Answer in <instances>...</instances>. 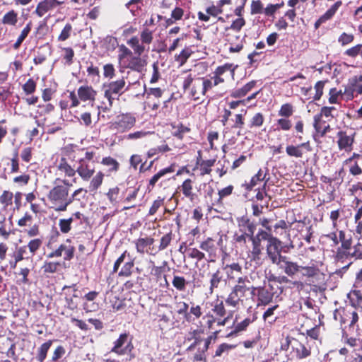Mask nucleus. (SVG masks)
Wrapping results in <instances>:
<instances>
[{
	"label": "nucleus",
	"instance_id": "54",
	"mask_svg": "<svg viewBox=\"0 0 362 362\" xmlns=\"http://www.w3.org/2000/svg\"><path fill=\"white\" fill-rule=\"evenodd\" d=\"M174 235L173 234L172 231H170L169 233L165 234L163 235L160 240V244L156 250L157 253L159 251H162L165 250L170 245L173 240Z\"/></svg>",
	"mask_w": 362,
	"mask_h": 362
},
{
	"label": "nucleus",
	"instance_id": "18",
	"mask_svg": "<svg viewBox=\"0 0 362 362\" xmlns=\"http://www.w3.org/2000/svg\"><path fill=\"white\" fill-rule=\"evenodd\" d=\"M176 193H182L185 198H187L191 202L197 198V194L194 192V181L187 178L177 188Z\"/></svg>",
	"mask_w": 362,
	"mask_h": 362
},
{
	"label": "nucleus",
	"instance_id": "3",
	"mask_svg": "<svg viewBox=\"0 0 362 362\" xmlns=\"http://www.w3.org/2000/svg\"><path fill=\"white\" fill-rule=\"evenodd\" d=\"M249 288V278L247 276H242L238 278L235 284L231 288L230 293L225 299L226 304L228 307L238 309L240 305H244L247 299Z\"/></svg>",
	"mask_w": 362,
	"mask_h": 362
},
{
	"label": "nucleus",
	"instance_id": "11",
	"mask_svg": "<svg viewBox=\"0 0 362 362\" xmlns=\"http://www.w3.org/2000/svg\"><path fill=\"white\" fill-rule=\"evenodd\" d=\"M222 242L221 238H219L218 241L215 240L214 238L208 237L199 244V249L206 252L207 254L208 259L209 262H215L218 258V250L220 243Z\"/></svg>",
	"mask_w": 362,
	"mask_h": 362
},
{
	"label": "nucleus",
	"instance_id": "40",
	"mask_svg": "<svg viewBox=\"0 0 362 362\" xmlns=\"http://www.w3.org/2000/svg\"><path fill=\"white\" fill-rule=\"evenodd\" d=\"M254 322V319L247 317L243 321L234 325L233 330L228 334V337L236 336L240 332L245 331L249 325Z\"/></svg>",
	"mask_w": 362,
	"mask_h": 362
},
{
	"label": "nucleus",
	"instance_id": "35",
	"mask_svg": "<svg viewBox=\"0 0 362 362\" xmlns=\"http://www.w3.org/2000/svg\"><path fill=\"white\" fill-rule=\"evenodd\" d=\"M170 125L173 130L172 135L179 140H182L185 134L189 133L191 131L189 127L184 125L182 122H179L178 124L172 123Z\"/></svg>",
	"mask_w": 362,
	"mask_h": 362
},
{
	"label": "nucleus",
	"instance_id": "55",
	"mask_svg": "<svg viewBox=\"0 0 362 362\" xmlns=\"http://www.w3.org/2000/svg\"><path fill=\"white\" fill-rule=\"evenodd\" d=\"M88 76L90 78L91 82L94 83H98L100 81V70L98 66H93L91 64L87 68Z\"/></svg>",
	"mask_w": 362,
	"mask_h": 362
},
{
	"label": "nucleus",
	"instance_id": "39",
	"mask_svg": "<svg viewBox=\"0 0 362 362\" xmlns=\"http://www.w3.org/2000/svg\"><path fill=\"white\" fill-rule=\"evenodd\" d=\"M243 112V110H242ZM244 114L243 113H238L235 114L234 116V118L232 119L233 124L231 126V128L233 129H238V135L240 136L243 135L241 133V130L245 127V115L247 113V110H244Z\"/></svg>",
	"mask_w": 362,
	"mask_h": 362
},
{
	"label": "nucleus",
	"instance_id": "57",
	"mask_svg": "<svg viewBox=\"0 0 362 362\" xmlns=\"http://www.w3.org/2000/svg\"><path fill=\"white\" fill-rule=\"evenodd\" d=\"M344 54L351 58H356L360 55L362 59V44H357L346 49Z\"/></svg>",
	"mask_w": 362,
	"mask_h": 362
},
{
	"label": "nucleus",
	"instance_id": "30",
	"mask_svg": "<svg viewBox=\"0 0 362 362\" xmlns=\"http://www.w3.org/2000/svg\"><path fill=\"white\" fill-rule=\"evenodd\" d=\"M325 123V122L322 120V117L319 113L313 117V127L320 137H324L331 130L329 124H327L325 129H322V124Z\"/></svg>",
	"mask_w": 362,
	"mask_h": 362
},
{
	"label": "nucleus",
	"instance_id": "43",
	"mask_svg": "<svg viewBox=\"0 0 362 362\" xmlns=\"http://www.w3.org/2000/svg\"><path fill=\"white\" fill-rule=\"evenodd\" d=\"M288 276H278V282L279 284H291L292 286L291 288H296L298 291H300L304 289L305 284L304 282L300 280L291 281L288 279Z\"/></svg>",
	"mask_w": 362,
	"mask_h": 362
},
{
	"label": "nucleus",
	"instance_id": "51",
	"mask_svg": "<svg viewBox=\"0 0 362 362\" xmlns=\"http://www.w3.org/2000/svg\"><path fill=\"white\" fill-rule=\"evenodd\" d=\"M52 344L51 340H49L42 344L37 350V354L36 356L37 360L39 362H43L46 358L47 354Z\"/></svg>",
	"mask_w": 362,
	"mask_h": 362
},
{
	"label": "nucleus",
	"instance_id": "2",
	"mask_svg": "<svg viewBox=\"0 0 362 362\" xmlns=\"http://www.w3.org/2000/svg\"><path fill=\"white\" fill-rule=\"evenodd\" d=\"M267 255L271 262L278 266L284 272L289 269H293V267H297L295 264H292L291 258L288 256L281 255V241L277 238H270L269 243L267 245Z\"/></svg>",
	"mask_w": 362,
	"mask_h": 362
},
{
	"label": "nucleus",
	"instance_id": "50",
	"mask_svg": "<svg viewBox=\"0 0 362 362\" xmlns=\"http://www.w3.org/2000/svg\"><path fill=\"white\" fill-rule=\"evenodd\" d=\"M104 174L101 171L97 173V174L92 178L89 184V191L95 192L102 185L103 181Z\"/></svg>",
	"mask_w": 362,
	"mask_h": 362
},
{
	"label": "nucleus",
	"instance_id": "56",
	"mask_svg": "<svg viewBox=\"0 0 362 362\" xmlns=\"http://www.w3.org/2000/svg\"><path fill=\"white\" fill-rule=\"evenodd\" d=\"M119 192L120 189L117 186L109 189L108 192L106 193V196L110 203L115 204L118 202Z\"/></svg>",
	"mask_w": 362,
	"mask_h": 362
},
{
	"label": "nucleus",
	"instance_id": "5",
	"mask_svg": "<svg viewBox=\"0 0 362 362\" xmlns=\"http://www.w3.org/2000/svg\"><path fill=\"white\" fill-rule=\"evenodd\" d=\"M297 267H293L292 270L288 269V272L285 271L284 274L291 278L297 275L299 272H302V277L305 278L308 281L310 286H317L325 282V274L320 271V269L315 264L311 266H301L296 262H293Z\"/></svg>",
	"mask_w": 362,
	"mask_h": 362
},
{
	"label": "nucleus",
	"instance_id": "64",
	"mask_svg": "<svg viewBox=\"0 0 362 362\" xmlns=\"http://www.w3.org/2000/svg\"><path fill=\"white\" fill-rule=\"evenodd\" d=\"M188 257L192 259H196L197 261L206 259L205 253L196 247L189 249Z\"/></svg>",
	"mask_w": 362,
	"mask_h": 362
},
{
	"label": "nucleus",
	"instance_id": "48",
	"mask_svg": "<svg viewBox=\"0 0 362 362\" xmlns=\"http://www.w3.org/2000/svg\"><path fill=\"white\" fill-rule=\"evenodd\" d=\"M165 199V198L164 197H157V198L152 202L151 206L149 208L148 216H151L155 215L160 208L164 206Z\"/></svg>",
	"mask_w": 362,
	"mask_h": 362
},
{
	"label": "nucleus",
	"instance_id": "36",
	"mask_svg": "<svg viewBox=\"0 0 362 362\" xmlns=\"http://www.w3.org/2000/svg\"><path fill=\"white\" fill-rule=\"evenodd\" d=\"M78 95L83 101L94 100L96 91L91 86H81L78 90Z\"/></svg>",
	"mask_w": 362,
	"mask_h": 362
},
{
	"label": "nucleus",
	"instance_id": "45",
	"mask_svg": "<svg viewBox=\"0 0 362 362\" xmlns=\"http://www.w3.org/2000/svg\"><path fill=\"white\" fill-rule=\"evenodd\" d=\"M140 40L144 47H149L153 40V31L144 28L140 33Z\"/></svg>",
	"mask_w": 362,
	"mask_h": 362
},
{
	"label": "nucleus",
	"instance_id": "19",
	"mask_svg": "<svg viewBox=\"0 0 362 362\" xmlns=\"http://www.w3.org/2000/svg\"><path fill=\"white\" fill-rule=\"evenodd\" d=\"M359 83V76H354L349 79L344 90V95H346L348 99H353L354 93H356V95L362 94V87Z\"/></svg>",
	"mask_w": 362,
	"mask_h": 362
},
{
	"label": "nucleus",
	"instance_id": "44",
	"mask_svg": "<svg viewBox=\"0 0 362 362\" xmlns=\"http://www.w3.org/2000/svg\"><path fill=\"white\" fill-rule=\"evenodd\" d=\"M295 112V107L292 103H286L281 105L279 111L278 116L281 117H291Z\"/></svg>",
	"mask_w": 362,
	"mask_h": 362
},
{
	"label": "nucleus",
	"instance_id": "49",
	"mask_svg": "<svg viewBox=\"0 0 362 362\" xmlns=\"http://www.w3.org/2000/svg\"><path fill=\"white\" fill-rule=\"evenodd\" d=\"M327 82L328 80L317 81L314 86V89L315 90V95L313 97L308 98V99H312V101L320 100L323 95L325 83Z\"/></svg>",
	"mask_w": 362,
	"mask_h": 362
},
{
	"label": "nucleus",
	"instance_id": "46",
	"mask_svg": "<svg viewBox=\"0 0 362 362\" xmlns=\"http://www.w3.org/2000/svg\"><path fill=\"white\" fill-rule=\"evenodd\" d=\"M172 284L177 291H185L188 284V282L187 281L184 276L174 274L172 281Z\"/></svg>",
	"mask_w": 362,
	"mask_h": 362
},
{
	"label": "nucleus",
	"instance_id": "42",
	"mask_svg": "<svg viewBox=\"0 0 362 362\" xmlns=\"http://www.w3.org/2000/svg\"><path fill=\"white\" fill-rule=\"evenodd\" d=\"M250 240L252 243V250L251 251L252 259L253 260L259 259V255L262 253V245L261 240L258 236L255 237L252 235V238H250Z\"/></svg>",
	"mask_w": 362,
	"mask_h": 362
},
{
	"label": "nucleus",
	"instance_id": "1",
	"mask_svg": "<svg viewBox=\"0 0 362 362\" xmlns=\"http://www.w3.org/2000/svg\"><path fill=\"white\" fill-rule=\"evenodd\" d=\"M94 152L85 151L77 146H69V160L72 167L69 165V177L74 176L77 172L83 180L88 181L93 176L95 168L89 165L94 157Z\"/></svg>",
	"mask_w": 362,
	"mask_h": 362
},
{
	"label": "nucleus",
	"instance_id": "13",
	"mask_svg": "<svg viewBox=\"0 0 362 362\" xmlns=\"http://www.w3.org/2000/svg\"><path fill=\"white\" fill-rule=\"evenodd\" d=\"M334 317L336 320H339L341 325L348 323L350 327H354L359 319L356 310L344 308L335 310Z\"/></svg>",
	"mask_w": 362,
	"mask_h": 362
},
{
	"label": "nucleus",
	"instance_id": "8",
	"mask_svg": "<svg viewBox=\"0 0 362 362\" xmlns=\"http://www.w3.org/2000/svg\"><path fill=\"white\" fill-rule=\"evenodd\" d=\"M104 95L109 101V105L111 107L113 101L115 99V95H121L128 89L126 87V81L124 77H122L115 81H110L104 84Z\"/></svg>",
	"mask_w": 362,
	"mask_h": 362
},
{
	"label": "nucleus",
	"instance_id": "61",
	"mask_svg": "<svg viewBox=\"0 0 362 362\" xmlns=\"http://www.w3.org/2000/svg\"><path fill=\"white\" fill-rule=\"evenodd\" d=\"M18 17L17 13L13 11H10L6 13L2 19V22L4 24L15 25L17 23Z\"/></svg>",
	"mask_w": 362,
	"mask_h": 362
},
{
	"label": "nucleus",
	"instance_id": "7",
	"mask_svg": "<svg viewBox=\"0 0 362 362\" xmlns=\"http://www.w3.org/2000/svg\"><path fill=\"white\" fill-rule=\"evenodd\" d=\"M136 118L132 112L121 113L117 115L110 123V127L118 133L127 132L136 124Z\"/></svg>",
	"mask_w": 362,
	"mask_h": 362
},
{
	"label": "nucleus",
	"instance_id": "59",
	"mask_svg": "<svg viewBox=\"0 0 362 362\" xmlns=\"http://www.w3.org/2000/svg\"><path fill=\"white\" fill-rule=\"evenodd\" d=\"M278 129L282 131H289L292 127V122L289 117H281L276 120Z\"/></svg>",
	"mask_w": 362,
	"mask_h": 362
},
{
	"label": "nucleus",
	"instance_id": "53",
	"mask_svg": "<svg viewBox=\"0 0 362 362\" xmlns=\"http://www.w3.org/2000/svg\"><path fill=\"white\" fill-rule=\"evenodd\" d=\"M246 21L244 18H238L233 20L230 26L225 28V31L232 30L236 33H239L242 28L245 25Z\"/></svg>",
	"mask_w": 362,
	"mask_h": 362
},
{
	"label": "nucleus",
	"instance_id": "20",
	"mask_svg": "<svg viewBox=\"0 0 362 362\" xmlns=\"http://www.w3.org/2000/svg\"><path fill=\"white\" fill-rule=\"evenodd\" d=\"M269 290L265 286H258V293H257V305L266 306L270 304L274 299V293L272 291V286Z\"/></svg>",
	"mask_w": 362,
	"mask_h": 362
},
{
	"label": "nucleus",
	"instance_id": "29",
	"mask_svg": "<svg viewBox=\"0 0 362 362\" xmlns=\"http://www.w3.org/2000/svg\"><path fill=\"white\" fill-rule=\"evenodd\" d=\"M58 4L59 3L57 0H44L37 4L35 13L39 17H42L47 12L56 7Z\"/></svg>",
	"mask_w": 362,
	"mask_h": 362
},
{
	"label": "nucleus",
	"instance_id": "26",
	"mask_svg": "<svg viewBox=\"0 0 362 362\" xmlns=\"http://www.w3.org/2000/svg\"><path fill=\"white\" fill-rule=\"evenodd\" d=\"M223 271L226 274V279L228 281H234L236 276L243 273V267L238 262L227 264L223 267Z\"/></svg>",
	"mask_w": 362,
	"mask_h": 362
},
{
	"label": "nucleus",
	"instance_id": "23",
	"mask_svg": "<svg viewBox=\"0 0 362 362\" xmlns=\"http://www.w3.org/2000/svg\"><path fill=\"white\" fill-rule=\"evenodd\" d=\"M268 169L266 168V171L264 172L262 169H259L258 172L252 177L250 182H245L244 184H243V187L245 188L247 191H251L252 189L257 186L260 182L262 181H266V176L267 175Z\"/></svg>",
	"mask_w": 362,
	"mask_h": 362
},
{
	"label": "nucleus",
	"instance_id": "47",
	"mask_svg": "<svg viewBox=\"0 0 362 362\" xmlns=\"http://www.w3.org/2000/svg\"><path fill=\"white\" fill-rule=\"evenodd\" d=\"M216 163V159H209L205 160L200 163V165L198 166L200 171V175L204 176L205 175H209L212 169L211 168Z\"/></svg>",
	"mask_w": 362,
	"mask_h": 362
},
{
	"label": "nucleus",
	"instance_id": "6",
	"mask_svg": "<svg viewBox=\"0 0 362 362\" xmlns=\"http://www.w3.org/2000/svg\"><path fill=\"white\" fill-rule=\"evenodd\" d=\"M327 239L332 242L333 246H338L334 253V259L337 262L339 261L344 250L351 249L353 244V238L351 235H346L345 230H338L330 232L325 235Z\"/></svg>",
	"mask_w": 362,
	"mask_h": 362
},
{
	"label": "nucleus",
	"instance_id": "58",
	"mask_svg": "<svg viewBox=\"0 0 362 362\" xmlns=\"http://www.w3.org/2000/svg\"><path fill=\"white\" fill-rule=\"evenodd\" d=\"M68 156V150L66 148L62 149V157L58 164V170L64 172L66 174L68 173V163L66 161V156Z\"/></svg>",
	"mask_w": 362,
	"mask_h": 362
},
{
	"label": "nucleus",
	"instance_id": "52",
	"mask_svg": "<svg viewBox=\"0 0 362 362\" xmlns=\"http://www.w3.org/2000/svg\"><path fill=\"white\" fill-rule=\"evenodd\" d=\"M293 351L296 354V357L298 360H302L311 355L310 349H308L303 344L300 343L299 347L293 349Z\"/></svg>",
	"mask_w": 362,
	"mask_h": 362
},
{
	"label": "nucleus",
	"instance_id": "32",
	"mask_svg": "<svg viewBox=\"0 0 362 362\" xmlns=\"http://www.w3.org/2000/svg\"><path fill=\"white\" fill-rule=\"evenodd\" d=\"M194 54L191 46H185L178 54L174 56L175 61L179 66H182L186 64L188 59Z\"/></svg>",
	"mask_w": 362,
	"mask_h": 362
},
{
	"label": "nucleus",
	"instance_id": "15",
	"mask_svg": "<svg viewBox=\"0 0 362 362\" xmlns=\"http://www.w3.org/2000/svg\"><path fill=\"white\" fill-rule=\"evenodd\" d=\"M175 170V163H172L169 166L159 170L156 173H155L148 180L147 188L148 189H153L156 185L161 187L163 182V177H164L167 174L174 173Z\"/></svg>",
	"mask_w": 362,
	"mask_h": 362
},
{
	"label": "nucleus",
	"instance_id": "25",
	"mask_svg": "<svg viewBox=\"0 0 362 362\" xmlns=\"http://www.w3.org/2000/svg\"><path fill=\"white\" fill-rule=\"evenodd\" d=\"M342 5L341 1H336L322 16H321L315 23V28L317 29L321 24L331 19L336 13L338 8Z\"/></svg>",
	"mask_w": 362,
	"mask_h": 362
},
{
	"label": "nucleus",
	"instance_id": "38",
	"mask_svg": "<svg viewBox=\"0 0 362 362\" xmlns=\"http://www.w3.org/2000/svg\"><path fill=\"white\" fill-rule=\"evenodd\" d=\"M264 115L262 112H256L250 119L247 127L250 130L259 129L264 124Z\"/></svg>",
	"mask_w": 362,
	"mask_h": 362
},
{
	"label": "nucleus",
	"instance_id": "28",
	"mask_svg": "<svg viewBox=\"0 0 362 362\" xmlns=\"http://www.w3.org/2000/svg\"><path fill=\"white\" fill-rule=\"evenodd\" d=\"M68 195V189L66 187L57 185L49 194V198L52 201H65Z\"/></svg>",
	"mask_w": 362,
	"mask_h": 362
},
{
	"label": "nucleus",
	"instance_id": "37",
	"mask_svg": "<svg viewBox=\"0 0 362 362\" xmlns=\"http://www.w3.org/2000/svg\"><path fill=\"white\" fill-rule=\"evenodd\" d=\"M129 334L127 333L121 334L119 338L114 342V346L111 349V352L117 355L125 354V349H123V345L127 342Z\"/></svg>",
	"mask_w": 362,
	"mask_h": 362
},
{
	"label": "nucleus",
	"instance_id": "31",
	"mask_svg": "<svg viewBox=\"0 0 362 362\" xmlns=\"http://www.w3.org/2000/svg\"><path fill=\"white\" fill-rule=\"evenodd\" d=\"M127 43L132 48L134 54L142 55L145 52L149 51V47H144L140 39L136 35L128 40Z\"/></svg>",
	"mask_w": 362,
	"mask_h": 362
},
{
	"label": "nucleus",
	"instance_id": "21",
	"mask_svg": "<svg viewBox=\"0 0 362 362\" xmlns=\"http://www.w3.org/2000/svg\"><path fill=\"white\" fill-rule=\"evenodd\" d=\"M339 262H344L345 260L354 259V260L362 259V243L358 242L351 249L344 250Z\"/></svg>",
	"mask_w": 362,
	"mask_h": 362
},
{
	"label": "nucleus",
	"instance_id": "14",
	"mask_svg": "<svg viewBox=\"0 0 362 362\" xmlns=\"http://www.w3.org/2000/svg\"><path fill=\"white\" fill-rule=\"evenodd\" d=\"M313 147L309 141L297 145L288 144L286 147V155L296 159L303 158L307 153L311 152Z\"/></svg>",
	"mask_w": 362,
	"mask_h": 362
},
{
	"label": "nucleus",
	"instance_id": "41",
	"mask_svg": "<svg viewBox=\"0 0 362 362\" xmlns=\"http://www.w3.org/2000/svg\"><path fill=\"white\" fill-rule=\"evenodd\" d=\"M211 311L216 317H223L227 314L223 301L218 299L213 303Z\"/></svg>",
	"mask_w": 362,
	"mask_h": 362
},
{
	"label": "nucleus",
	"instance_id": "9",
	"mask_svg": "<svg viewBox=\"0 0 362 362\" xmlns=\"http://www.w3.org/2000/svg\"><path fill=\"white\" fill-rule=\"evenodd\" d=\"M356 132L351 129H341L337 133V144L339 151L351 152L355 143Z\"/></svg>",
	"mask_w": 362,
	"mask_h": 362
},
{
	"label": "nucleus",
	"instance_id": "33",
	"mask_svg": "<svg viewBox=\"0 0 362 362\" xmlns=\"http://www.w3.org/2000/svg\"><path fill=\"white\" fill-rule=\"evenodd\" d=\"M100 163L107 167V175H111L112 173H116L120 167L119 163L115 158L111 156H107L103 158Z\"/></svg>",
	"mask_w": 362,
	"mask_h": 362
},
{
	"label": "nucleus",
	"instance_id": "60",
	"mask_svg": "<svg viewBox=\"0 0 362 362\" xmlns=\"http://www.w3.org/2000/svg\"><path fill=\"white\" fill-rule=\"evenodd\" d=\"M138 5H143V0H130L125 4V7L133 16H136V11L141 9V6Z\"/></svg>",
	"mask_w": 362,
	"mask_h": 362
},
{
	"label": "nucleus",
	"instance_id": "34",
	"mask_svg": "<svg viewBox=\"0 0 362 362\" xmlns=\"http://www.w3.org/2000/svg\"><path fill=\"white\" fill-rule=\"evenodd\" d=\"M189 308V315L187 316L185 320L188 322H191L192 321H194L195 320L199 319L203 315L202 308L200 305L196 304L194 302H190V305Z\"/></svg>",
	"mask_w": 362,
	"mask_h": 362
},
{
	"label": "nucleus",
	"instance_id": "62",
	"mask_svg": "<svg viewBox=\"0 0 362 362\" xmlns=\"http://www.w3.org/2000/svg\"><path fill=\"white\" fill-rule=\"evenodd\" d=\"M190 303H187L185 301H180L177 303V313L179 315H182L185 320L188 315V310L189 308Z\"/></svg>",
	"mask_w": 362,
	"mask_h": 362
},
{
	"label": "nucleus",
	"instance_id": "4",
	"mask_svg": "<svg viewBox=\"0 0 362 362\" xmlns=\"http://www.w3.org/2000/svg\"><path fill=\"white\" fill-rule=\"evenodd\" d=\"M214 87L211 79L209 78L197 77L194 78L191 74L188 75L182 82V88L184 90L190 89L189 94L194 101L199 100L206 96L207 91Z\"/></svg>",
	"mask_w": 362,
	"mask_h": 362
},
{
	"label": "nucleus",
	"instance_id": "12",
	"mask_svg": "<svg viewBox=\"0 0 362 362\" xmlns=\"http://www.w3.org/2000/svg\"><path fill=\"white\" fill-rule=\"evenodd\" d=\"M235 67L233 64L226 63L223 65L217 66L213 72V76L209 78L211 79L212 83L214 86H217L221 83H223L226 81L227 73L231 77H233L235 74Z\"/></svg>",
	"mask_w": 362,
	"mask_h": 362
},
{
	"label": "nucleus",
	"instance_id": "22",
	"mask_svg": "<svg viewBox=\"0 0 362 362\" xmlns=\"http://www.w3.org/2000/svg\"><path fill=\"white\" fill-rule=\"evenodd\" d=\"M257 81L252 80L240 88H237L231 90L230 96L235 99H243L256 86Z\"/></svg>",
	"mask_w": 362,
	"mask_h": 362
},
{
	"label": "nucleus",
	"instance_id": "27",
	"mask_svg": "<svg viewBox=\"0 0 362 362\" xmlns=\"http://www.w3.org/2000/svg\"><path fill=\"white\" fill-rule=\"evenodd\" d=\"M222 281H224L225 284H226L227 279H224L222 272L220 269H218L210 276L209 288V293L212 294L215 290L219 288L220 284Z\"/></svg>",
	"mask_w": 362,
	"mask_h": 362
},
{
	"label": "nucleus",
	"instance_id": "17",
	"mask_svg": "<svg viewBox=\"0 0 362 362\" xmlns=\"http://www.w3.org/2000/svg\"><path fill=\"white\" fill-rule=\"evenodd\" d=\"M141 56L133 53L132 56L124 61V66L134 71L141 72L146 66L147 61Z\"/></svg>",
	"mask_w": 362,
	"mask_h": 362
},
{
	"label": "nucleus",
	"instance_id": "10",
	"mask_svg": "<svg viewBox=\"0 0 362 362\" xmlns=\"http://www.w3.org/2000/svg\"><path fill=\"white\" fill-rule=\"evenodd\" d=\"M232 4V0H219L216 5L211 4L206 8V13L202 11L197 13L198 19L201 21L208 22L211 17L216 18L223 13V6L230 5Z\"/></svg>",
	"mask_w": 362,
	"mask_h": 362
},
{
	"label": "nucleus",
	"instance_id": "63",
	"mask_svg": "<svg viewBox=\"0 0 362 362\" xmlns=\"http://www.w3.org/2000/svg\"><path fill=\"white\" fill-rule=\"evenodd\" d=\"M134 53L130 49H129L127 47H126L124 45H121L119 46V54H118V59L120 62L125 61L127 58L132 56V54Z\"/></svg>",
	"mask_w": 362,
	"mask_h": 362
},
{
	"label": "nucleus",
	"instance_id": "24",
	"mask_svg": "<svg viewBox=\"0 0 362 362\" xmlns=\"http://www.w3.org/2000/svg\"><path fill=\"white\" fill-rule=\"evenodd\" d=\"M238 226L243 232L248 233L250 238L254 235L256 230V224L252 221L247 216H243L238 219Z\"/></svg>",
	"mask_w": 362,
	"mask_h": 362
},
{
	"label": "nucleus",
	"instance_id": "16",
	"mask_svg": "<svg viewBox=\"0 0 362 362\" xmlns=\"http://www.w3.org/2000/svg\"><path fill=\"white\" fill-rule=\"evenodd\" d=\"M155 240L152 237L139 238L135 241L136 250L138 253H147L151 255L157 254L156 249L153 247Z\"/></svg>",
	"mask_w": 362,
	"mask_h": 362
}]
</instances>
